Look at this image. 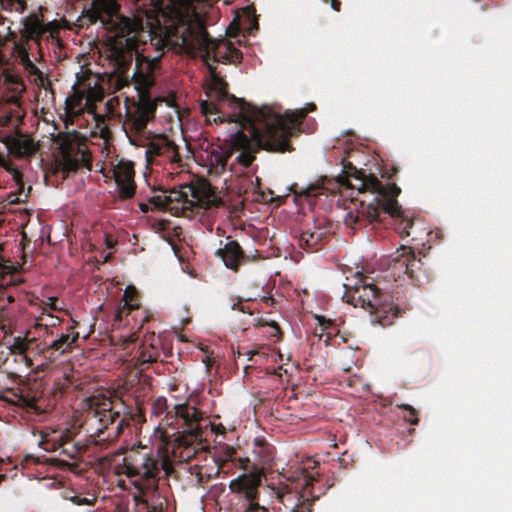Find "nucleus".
I'll use <instances>...</instances> for the list:
<instances>
[{"mask_svg":"<svg viewBox=\"0 0 512 512\" xmlns=\"http://www.w3.org/2000/svg\"><path fill=\"white\" fill-rule=\"evenodd\" d=\"M34 341H36V336H31V330H28L24 336H17L13 339L12 347L19 353H24Z\"/></svg>","mask_w":512,"mask_h":512,"instance_id":"obj_21","label":"nucleus"},{"mask_svg":"<svg viewBox=\"0 0 512 512\" xmlns=\"http://www.w3.org/2000/svg\"><path fill=\"white\" fill-rule=\"evenodd\" d=\"M23 32L22 37L27 40H34L37 45H40V37L50 31L54 27L53 22L43 23L38 15H30L22 21Z\"/></svg>","mask_w":512,"mask_h":512,"instance_id":"obj_14","label":"nucleus"},{"mask_svg":"<svg viewBox=\"0 0 512 512\" xmlns=\"http://www.w3.org/2000/svg\"><path fill=\"white\" fill-rule=\"evenodd\" d=\"M145 155L148 162L161 158L163 162L179 166L181 158L176 145L164 135H156L146 144Z\"/></svg>","mask_w":512,"mask_h":512,"instance_id":"obj_9","label":"nucleus"},{"mask_svg":"<svg viewBox=\"0 0 512 512\" xmlns=\"http://www.w3.org/2000/svg\"><path fill=\"white\" fill-rule=\"evenodd\" d=\"M78 337L77 332L73 334L61 333L52 341H42L40 351L50 353V358H58L72 349Z\"/></svg>","mask_w":512,"mask_h":512,"instance_id":"obj_13","label":"nucleus"},{"mask_svg":"<svg viewBox=\"0 0 512 512\" xmlns=\"http://www.w3.org/2000/svg\"><path fill=\"white\" fill-rule=\"evenodd\" d=\"M322 237V232H309L304 231L301 233L299 238V245L305 248H312L319 243Z\"/></svg>","mask_w":512,"mask_h":512,"instance_id":"obj_20","label":"nucleus"},{"mask_svg":"<svg viewBox=\"0 0 512 512\" xmlns=\"http://www.w3.org/2000/svg\"><path fill=\"white\" fill-rule=\"evenodd\" d=\"M176 417L181 418L185 424V432L196 438L200 436L202 414L195 406L189 403H174L171 404Z\"/></svg>","mask_w":512,"mask_h":512,"instance_id":"obj_12","label":"nucleus"},{"mask_svg":"<svg viewBox=\"0 0 512 512\" xmlns=\"http://www.w3.org/2000/svg\"><path fill=\"white\" fill-rule=\"evenodd\" d=\"M122 198H130L135 193L134 170L129 161L120 160L109 171Z\"/></svg>","mask_w":512,"mask_h":512,"instance_id":"obj_11","label":"nucleus"},{"mask_svg":"<svg viewBox=\"0 0 512 512\" xmlns=\"http://www.w3.org/2000/svg\"><path fill=\"white\" fill-rule=\"evenodd\" d=\"M126 473L129 477L139 476L146 483L139 487L134 495L137 505H141L145 512H163L166 506V499L157 490V481L161 471L169 474L171 464L169 459L159 451L143 457L139 466L125 463Z\"/></svg>","mask_w":512,"mask_h":512,"instance_id":"obj_5","label":"nucleus"},{"mask_svg":"<svg viewBox=\"0 0 512 512\" xmlns=\"http://www.w3.org/2000/svg\"><path fill=\"white\" fill-rule=\"evenodd\" d=\"M218 473H219V468H217V469H216V471H215V473H214V474L216 475V474H218Z\"/></svg>","mask_w":512,"mask_h":512,"instance_id":"obj_38","label":"nucleus"},{"mask_svg":"<svg viewBox=\"0 0 512 512\" xmlns=\"http://www.w3.org/2000/svg\"><path fill=\"white\" fill-rule=\"evenodd\" d=\"M36 151V144L33 139L26 135L17 134L10 136L0 144V166L7 170L12 179L17 183L22 179V174L9 159V155L16 157L30 156Z\"/></svg>","mask_w":512,"mask_h":512,"instance_id":"obj_8","label":"nucleus"},{"mask_svg":"<svg viewBox=\"0 0 512 512\" xmlns=\"http://www.w3.org/2000/svg\"><path fill=\"white\" fill-rule=\"evenodd\" d=\"M163 53L162 51L142 55L141 58L136 59V71L132 75V81L139 93L140 103L136 110L129 114L126 124L137 133L144 131L147 123L154 116L155 106L146 96L153 85V74L159 66Z\"/></svg>","mask_w":512,"mask_h":512,"instance_id":"obj_6","label":"nucleus"},{"mask_svg":"<svg viewBox=\"0 0 512 512\" xmlns=\"http://www.w3.org/2000/svg\"><path fill=\"white\" fill-rule=\"evenodd\" d=\"M258 485V479L256 477L243 476L231 482L232 489H239L245 492L247 498L253 496L254 490Z\"/></svg>","mask_w":512,"mask_h":512,"instance_id":"obj_19","label":"nucleus"},{"mask_svg":"<svg viewBox=\"0 0 512 512\" xmlns=\"http://www.w3.org/2000/svg\"><path fill=\"white\" fill-rule=\"evenodd\" d=\"M302 512H306L304 508L302 509Z\"/></svg>","mask_w":512,"mask_h":512,"instance_id":"obj_40","label":"nucleus"},{"mask_svg":"<svg viewBox=\"0 0 512 512\" xmlns=\"http://www.w3.org/2000/svg\"><path fill=\"white\" fill-rule=\"evenodd\" d=\"M331 5H332L333 9H335L336 11L339 10V8H338L339 3L336 0H332Z\"/></svg>","mask_w":512,"mask_h":512,"instance_id":"obj_35","label":"nucleus"},{"mask_svg":"<svg viewBox=\"0 0 512 512\" xmlns=\"http://www.w3.org/2000/svg\"><path fill=\"white\" fill-rule=\"evenodd\" d=\"M345 283H350L351 285H357V286L367 285V283H365L363 281V277H362V274L360 272H356L353 279H349L347 277Z\"/></svg>","mask_w":512,"mask_h":512,"instance_id":"obj_28","label":"nucleus"},{"mask_svg":"<svg viewBox=\"0 0 512 512\" xmlns=\"http://www.w3.org/2000/svg\"><path fill=\"white\" fill-rule=\"evenodd\" d=\"M60 323L61 319L58 316L43 310L40 315L36 317L33 328L44 329L48 332L50 329L53 330L55 327L59 326Z\"/></svg>","mask_w":512,"mask_h":512,"instance_id":"obj_18","label":"nucleus"},{"mask_svg":"<svg viewBox=\"0 0 512 512\" xmlns=\"http://www.w3.org/2000/svg\"><path fill=\"white\" fill-rule=\"evenodd\" d=\"M70 500L75 505H92L94 501V499H89L87 497H81L78 495L72 496Z\"/></svg>","mask_w":512,"mask_h":512,"instance_id":"obj_27","label":"nucleus"},{"mask_svg":"<svg viewBox=\"0 0 512 512\" xmlns=\"http://www.w3.org/2000/svg\"><path fill=\"white\" fill-rule=\"evenodd\" d=\"M56 301L57 299L55 297H47L46 299H44L42 302H43V305L45 306L44 310H46V308H49L53 311L57 310V305H56Z\"/></svg>","mask_w":512,"mask_h":512,"instance_id":"obj_29","label":"nucleus"},{"mask_svg":"<svg viewBox=\"0 0 512 512\" xmlns=\"http://www.w3.org/2000/svg\"><path fill=\"white\" fill-rule=\"evenodd\" d=\"M216 253L223 260L225 267L233 271H237L243 260L242 249L234 240H229L224 247L219 248Z\"/></svg>","mask_w":512,"mask_h":512,"instance_id":"obj_16","label":"nucleus"},{"mask_svg":"<svg viewBox=\"0 0 512 512\" xmlns=\"http://www.w3.org/2000/svg\"><path fill=\"white\" fill-rule=\"evenodd\" d=\"M41 439L38 443L45 451H55L64 443L71 440V431L68 429H46L40 433Z\"/></svg>","mask_w":512,"mask_h":512,"instance_id":"obj_15","label":"nucleus"},{"mask_svg":"<svg viewBox=\"0 0 512 512\" xmlns=\"http://www.w3.org/2000/svg\"><path fill=\"white\" fill-rule=\"evenodd\" d=\"M244 512H265V509L250 501Z\"/></svg>","mask_w":512,"mask_h":512,"instance_id":"obj_31","label":"nucleus"},{"mask_svg":"<svg viewBox=\"0 0 512 512\" xmlns=\"http://www.w3.org/2000/svg\"><path fill=\"white\" fill-rule=\"evenodd\" d=\"M90 23L99 21L112 34L111 45L117 53L132 52L136 59L142 55L162 52L169 40L153 37L149 27L147 11L136 8L129 15L120 13L117 0H92L86 9Z\"/></svg>","mask_w":512,"mask_h":512,"instance_id":"obj_2","label":"nucleus"},{"mask_svg":"<svg viewBox=\"0 0 512 512\" xmlns=\"http://www.w3.org/2000/svg\"><path fill=\"white\" fill-rule=\"evenodd\" d=\"M120 429H121V424H118V425H117V431L119 432V431H120Z\"/></svg>","mask_w":512,"mask_h":512,"instance_id":"obj_37","label":"nucleus"},{"mask_svg":"<svg viewBox=\"0 0 512 512\" xmlns=\"http://www.w3.org/2000/svg\"><path fill=\"white\" fill-rule=\"evenodd\" d=\"M133 1H134V3H137L139 0H133Z\"/></svg>","mask_w":512,"mask_h":512,"instance_id":"obj_39","label":"nucleus"},{"mask_svg":"<svg viewBox=\"0 0 512 512\" xmlns=\"http://www.w3.org/2000/svg\"><path fill=\"white\" fill-rule=\"evenodd\" d=\"M403 407L408 409L409 412H410V416L409 417H405L406 420L408 422H410L411 424H417L418 423V419L415 417V415H416L415 410L410 405H403Z\"/></svg>","mask_w":512,"mask_h":512,"instance_id":"obj_30","label":"nucleus"},{"mask_svg":"<svg viewBox=\"0 0 512 512\" xmlns=\"http://www.w3.org/2000/svg\"><path fill=\"white\" fill-rule=\"evenodd\" d=\"M176 44H180L192 56H199L208 69L204 81L206 99L200 101L202 113L208 119L214 116V122L234 123L224 134V146L211 152V166L217 173L225 171L229 165L231 172L241 174L244 168L250 166L259 149L288 150V135L299 128L301 119L309 111L315 109L314 104L282 114L272 107L257 108L229 95L226 83L213 64L236 63L241 60L242 53L228 40L209 38L201 24L194 28L184 27Z\"/></svg>","mask_w":512,"mask_h":512,"instance_id":"obj_1","label":"nucleus"},{"mask_svg":"<svg viewBox=\"0 0 512 512\" xmlns=\"http://www.w3.org/2000/svg\"><path fill=\"white\" fill-rule=\"evenodd\" d=\"M225 427L222 424L218 425H212V431L216 434H224L225 433Z\"/></svg>","mask_w":512,"mask_h":512,"instance_id":"obj_32","label":"nucleus"},{"mask_svg":"<svg viewBox=\"0 0 512 512\" xmlns=\"http://www.w3.org/2000/svg\"><path fill=\"white\" fill-rule=\"evenodd\" d=\"M151 202L158 208L169 209L178 213L180 210L196 211V215L213 217L221 200L213 192L210 184L205 180L184 183L169 190H161L151 198Z\"/></svg>","mask_w":512,"mask_h":512,"instance_id":"obj_4","label":"nucleus"},{"mask_svg":"<svg viewBox=\"0 0 512 512\" xmlns=\"http://www.w3.org/2000/svg\"><path fill=\"white\" fill-rule=\"evenodd\" d=\"M134 290H135V289H134V287H132V286H127V287H126V290H125V294H124V295H125V296H128V295H129V293L134 292Z\"/></svg>","mask_w":512,"mask_h":512,"instance_id":"obj_34","label":"nucleus"},{"mask_svg":"<svg viewBox=\"0 0 512 512\" xmlns=\"http://www.w3.org/2000/svg\"><path fill=\"white\" fill-rule=\"evenodd\" d=\"M300 474L298 476H293L292 480L298 483V486L302 489L307 488L314 480V475L307 472L306 468H299Z\"/></svg>","mask_w":512,"mask_h":512,"instance_id":"obj_25","label":"nucleus"},{"mask_svg":"<svg viewBox=\"0 0 512 512\" xmlns=\"http://www.w3.org/2000/svg\"><path fill=\"white\" fill-rule=\"evenodd\" d=\"M204 472L201 470L199 473H198V477H199V480L202 481V478L204 477Z\"/></svg>","mask_w":512,"mask_h":512,"instance_id":"obj_36","label":"nucleus"},{"mask_svg":"<svg viewBox=\"0 0 512 512\" xmlns=\"http://www.w3.org/2000/svg\"><path fill=\"white\" fill-rule=\"evenodd\" d=\"M315 319L317 320V322L319 323V325L321 326H324L325 323H326V319L324 316H320V315H316L315 316Z\"/></svg>","mask_w":512,"mask_h":512,"instance_id":"obj_33","label":"nucleus"},{"mask_svg":"<svg viewBox=\"0 0 512 512\" xmlns=\"http://www.w3.org/2000/svg\"><path fill=\"white\" fill-rule=\"evenodd\" d=\"M339 182L347 188L355 189L358 192L369 191L375 195L376 204H365L363 201L358 206L356 203L349 208L344 216V223L348 227H353L358 222L367 221L373 223L378 221L380 212L390 214L392 217L401 219L399 231L402 237L410 236L409 228L412 226V218L403 211L396 200L400 193V188L395 184H382L373 175L358 174L349 177L340 176Z\"/></svg>","mask_w":512,"mask_h":512,"instance_id":"obj_3","label":"nucleus"},{"mask_svg":"<svg viewBox=\"0 0 512 512\" xmlns=\"http://www.w3.org/2000/svg\"><path fill=\"white\" fill-rule=\"evenodd\" d=\"M31 330V336H36V340H39L40 342L42 341H46L45 340V337L49 336V335H53V330L50 329V331L46 332L44 329H36V328H33L30 329ZM41 344V343H39ZM41 348V345H39V349Z\"/></svg>","mask_w":512,"mask_h":512,"instance_id":"obj_26","label":"nucleus"},{"mask_svg":"<svg viewBox=\"0 0 512 512\" xmlns=\"http://www.w3.org/2000/svg\"><path fill=\"white\" fill-rule=\"evenodd\" d=\"M84 160V154L83 153H77L75 156H72L70 151L64 150L63 151V161L66 169L68 170H75L78 168L81 161Z\"/></svg>","mask_w":512,"mask_h":512,"instance_id":"obj_23","label":"nucleus"},{"mask_svg":"<svg viewBox=\"0 0 512 512\" xmlns=\"http://www.w3.org/2000/svg\"><path fill=\"white\" fill-rule=\"evenodd\" d=\"M0 7L9 12L23 13L26 9V4L23 0H0Z\"/></svg>","mask_w":512,"mask_h":512,"instance_id":"obj_24","label":"nucleus"},{"mask_svg":"<svg viewBox=\"0 0 512 512\" xmlns=\"http://www.w3.org/2000/svg\"><path fill=\"white\" fill-rule=\"evenodd\" d=\"M327 188L323 181H316L315 183L309 184L307 187L302 188L299 192H296L300 196L316 197L326 192Z\"/></svg>","mask_w":512,"mask_h":512,"instance_id":"obj_22","label":"nucleus"},{"mask_svg":"<svg viewBox=\"0 0 512 512\" xmlns=\"http://www.w3.org/2000/svg\"><path fill=\"white\" fill-rule=\"evenodd\" d=\"M343 287L345 289L343 299L354 307L359 306L369 310L371 314H376V319L382 326L390 324L387 320L389 313L392 317L397 315L398 310L391 306L373 285L357 286L343 283Z\"/></svg>","mask_w":512,"mask_h":512,"instance_id":"obj_7","label":"nucleus"},{"mask_svg":"<svg viewBox=\"0 0 512 512\" xmlns=\"http://www.w3.org/2000/svg\"><path fill=\"white\" fill-rule=\"evenodd\" d=\"M13 50L16 53L19 63L24 67V69L30 75L35 76L39 80H42V72L37 68V66L30 58V47L19 40L14 43Z\"/></svg>","mask_w":512,"mask_h":512,"instance_id":"obj_17","label":"nucleus"},{"mask_svg":"<svg viewBox=\"0 0 512 512\" xmlns=\"http://www.w3.org/2000/svg\"><path fill=\"white\" fill-rule=\"evenodd\" d=\"M421 260L417 259L414 251L410 247L402 245L392 256L391 267L399 273H405L410 278L421 283L425 275H421Z\"/></svg>","mask_w":512,"mask_h":512,"instance_id":"obj_10","label":"nucleus"}]
</instances>
